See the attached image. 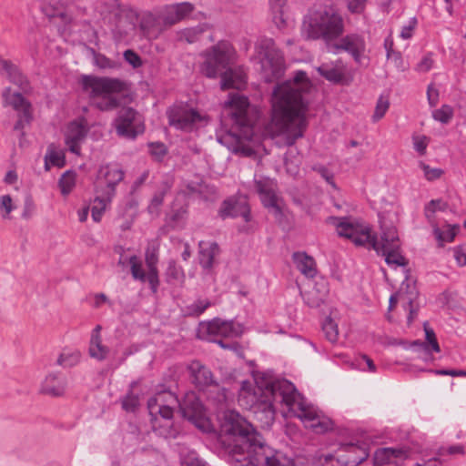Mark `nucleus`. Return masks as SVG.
<instances>
[{
	"instance_id": "nucleus-1",
	"label": "nucleus",
	"mask_w": 466,
	"mask_h": 466,
	"mask_svg": "<svg viewBox=\"0 0 466 466\" xmlns=\"http://www.w3.org/2000/svg\"><path fill=\"white\" fill-rule=\"evenodd\" d=\"M219 440L233 466H294L290 458L268 446L253 425L234 410L223 413Z\"/></svg>"
},
{
	"instance_id": "nucleus-2",
	"label": "nucleus",
	"mask_w": 466,
	"mask_h": 466,
	"mask_svg": "<svg viewBox=\"0 0 466 466\" xmlns=\"http://www.w3.org/2000/svg\"><path fill=\"white\" fill-rule=\"evenodd\" d=\"M304 71H298L292 80L278 84L272 94L271 120L267 127L271 137L286 133V145L292 146L304 135L307 127L305 114L308 103L304 93L310 88Z\"/></svg>"
},
{
	"instance_id": "nucleus-3",
	"label": "nucleus",
	"mask_w": 466,
	"mask_h": 466,
	"mask_svg": "<svg viewBox=\"0 0 466 466\" xmlns=\"http://www.w3.org/2000/svg\"><path fill=\"white\" fill-rule=\"evenodd\" d=\"M258 117V110L249 104L247 96L230 94L221 112V133L217 136L218 141L234 153L251 156L254 150L247 142L253 139Z\"/></svg>"
},
{
	"instance_id": "nucleus-4",
	"label": "nucleus",
	"mask_w": 466,
	"mask_h": 466,
	"mask_svg": "<svg viewBox=\"0 0 466 466\" xmlns=\"http://www.w3.org/2000/svg\"><path fill=\"white\" fill-rule=\"evenodd\" d=\"M234 49L228 41H219L205 53V61L201 72L209 78L221 76V89L234 88L240 90L247 83L246 74L240 68H232Z\"/></svg>"
},
{
	"instance_id": "nucleus-5",
	"label": "nucleus",
	"mask_w": 466,
	"mask_h": 466,
	"mask_svg": "<svg viewBox=\"0 0 466 466\" xmlns=\"http://www.w3.org/2000/svg\"><path fill=\"white\" fill-rule=\"evenodd\" d=\"M299 397V392L290 381L275 380L267 383L265 395L250 406V411L261 428H269L275 420L273 400L291 407L298 402Z\"/></svg>"
},
{
	"instance_id": "nucleus-6",
	"label": "nucleus",
	"mask_w": 466,
	"mask_h": 466,
	"mask_svg": "<svg viewBox=\"0 0 466 466\" xmlns=\"http://www.w3.org/2000/svg\"><path fill=\"white\" fill-rule=\"evenodd\" d=\"M80 84L94 101L96 107L102 111L116 109L119 106V100L114 95L123 92L127 87L126 83L118 78L87 75L81 76Z\"/></svg>"
},
{
	"instance_id": "nucleus-7",
	"label": "nucleus",
	"mask_w": 466,
	"mask_h": 466,
	"mask_svg": "<svg viewBox=\"0 0 466 466\" xmlns=\"http://www.w3.org/2000/svg\"><path fill=\"white\" fill-rule=\"evenodd\" d=\"M344 31L340 15L332 9L316 10L305 16L302 32L309 39H323L328 45Z\"/></svg>"
},
{
	"instance_id": "nucleus-8",
	"label": "nucleus",
	"mask_w": 466,
	"mask_h": 466,
	"mask_svg": "<svg viewBox=\"0 0 466 466\" xmlns=\"http://www.w3.org/2000/svg\"><path fill=\"white\" fill-rule=\"evenodd\" d=\"M260 64L259 74L267 83L278 81L284 75L286 66L281 51L272 38L262 37L256 44Z\"/></svg>"
},
{
	"instance_id": "nucleus-9",
	"label": "nucleus",
	"mask_w": 466,
	"mask_h": 466,
	"mask_svg": "<svg viewBox=\"0 0 466 466\" xmlns=\"http://www.w3.org/2000/svg\"><path fill=\"white\" fill-rule=\"evenodd\" d=\"M380 239L377 238L371 244V248L379 255L384 256L388 265L405 267L408 261L399 251L400 239L396 228L386 224L384 221H380Z\"/></svg>"
},
{
	"instance_id": "nucleus-10",
	"label": "nucleus",
	"mask_w": 466,
	"mask_h": 466,
	"mask_svg": "<svg viewBox=\"0 0 466 466\" xmlns=\"http://www.w3.org/2000/svg\"><path fill=\"white\" fill-rule=\"evenodd\" d=\"M337 231L340 237L350 239L356 246H362L369 249L377 239L376 236L371 235L369 226L360 224L349 218H340L337 225Z\"/></svg>"
},
{
	"instance_id": "nucleus-11",
	"label": "nucleus",
	"mask_w": 466,
	"mask_h": 466,
	"mask_svg": "<svg viewBox=\"0 0 466 466\" xmlns=\"http://www.w3.org/2000/svg\"><path fill=\"white\" fill-rule=\"evenodd\" d=\"M255 189L260 197L263 206L269 210L275 217V219L282 224L284 212L279 205V198L276 194V184L270 178L265 177L256 179Z\"/></svg>"
},
{
	"instance_id": "nucleus-12",
	"label": "nucleus",
	"mask_w": 466,
	"mask_h": 466,
	"mask_svg": "<svg viewBox=\"0 0 466 466\" xmlns=\"http://www.w3.org/2000/svg\"><path fill=\"white\" fill-rule=\"evenodd\" d=\"M177 397L170 390H163L157 393L147 401V409L152 417L157 414L165 420H171L173 417V407L178 404Z\"/></svg>"
},
{
	"instance_id": "nucleus-13",
	"label": "nucleus",
	"mask_w": 466,
	"mask_h": 466,
	"mask_svg": "<svg viewBox=\"0 0 466 466\" xmlns=\"http://www.w3.org/2000/svg\"><path fill=\"white\" fill-rule=\"evenodd\" d=\"M124 178V171L116 165H106L98 171V187L105 186L101 193L111 201L116 193V186Z\"/></svg>"
},
{
	"instance_id": "nucleus-14",
	"label": "nucleus",
	"mask_w": 466,
	"mask_h": 466,
	"mask_svg": "<svg viewBox=\"0 0 466 466\" xmlns=\"http://www.w3.org/2000/svg\"><path fill=\"white\" fill-rule=\"evenodd\" d=\"M178 406L182 416L187 420L200 428L205 419V410L198 397L195 392L186 393L183 400L178 401Z\"/></svg>"
},
{
	"instance_id": "nucleus-15",
	"label": "nucleus",
	"mask_w": 466,
	"mask_h": 466,
	"mask_svg": "<svg viewBox=\"0 0 466 466\" xmlns=\"http://www.w3.org/2000/svg\"><path fill=\"white\" fill-rule=\"evenodd\" d=\"M138 113L132 107L122 108L116 120V133L123 137L135 138L138 133L143 132V128L137 126Z\"/></svg>"
},
{
	"instance_id": "nucleus-16",
	"label": "nucleus",
	"mask_w": 466,
	"mask_h": 466,
	"mask_svg": "<svg viewBox=\"0 0 466 466\" xmlns=\"http://www.w3.org/2000/svg\"><path fill=\"white\" fill-rule=\"evenodd\" d=\"M191 383L199 390L217 386L213 372L199 360H192L187 367Z\"/></svg>"
},
{
	"instance_id": "nucleus-17",
	"label": "nucleus",
	"mask_w": 466,
	"mask_h": 466,
	"mask_svg": "<svg viewBox=\"0 0 466 466\" xmlns=\"http://www.w3.org/2000/svg\"><path fill=\"white\" fill-rule=\"evenodd\" d=\"M218 215L222 219L227 218L242 217L246 222L250 221V208L246 199L229 198L225 199L218 209Z\"/></svg>"
},
{
	"instance_id": "nucleus-18",
	"label": "nucleus",
	"mask_w": 466,
	"mask_h": 466,
	"mask_svg": "<svg viewBox=\"0 0 466 466\" xmlns=\"http://www.w3.org/2000/svg\"><path fill=\"white\" fill-rule=\"evenodd\" d=\"M167 114L169 125L177 129H187L199 118L198 111L186 106H174Z\"/></svg>"
},
{
	"instance_id": "nucleus-19",
	"label": "nucleus",
	"mask_w": 466,
	"mask_h": 466,
	"mask_svg": "<svg viewBox=\"0 0 466 466\" xmlns=\"http://www.w3.org/2000/svg\"><path fill=\"white\" fill-rule=\"evenodd\" d=\"M305 303L310 308H319L325 303L329 295V283L323 279H318L313 285L301 291Z\"/></svg>"
},
{
	"instance_id": "nucleus-20",
	"label": "nucleus",
	"mask_w": 466,
	"mask_h": 466,
	"mask_svg": "<svg viewBox=\"0 0 466 466\" xmlns=\"http://www.w3.org/2000/svg\"><path fill=\"white\" fill-rule=\"evenodd\" d=\"M66 378L59 372L48 373L41 383L39 392L54 398L62 397L66 393Z\"/></svg>"
},
{
	"instance_id": "nucleus-21",
	"label": "nucleus",
	"mask_w": 466,
	"mask_h": 466,
	"mask_svg": "<svg viewBox=\"0 0 466 466\" xmlns=\"http://www.w3.org/2000/svg\"><path fill=\"white\" fill-rule=\"evenodd\" d=\"M88 132L86 121L82 118L80 121H73L68 126L66 135V144L70 152L79 155L80 143L85 139Z\"/></svg>"
},
{
	"instance_id": "nucleus-22",
	"label": "nucleus",
	"mask_w": 466,
	"mask_h": 466,
	"mask_svg": "<svg viewBox=\"0 0 466 466\" xmlns=\"http://www.w3.org/2000/svg\"><path fill=\"white\" fill-rule=\"evenodd\" d=\"M3 98L6 105L11 106L18 113H24V117L27 124L33 119L32 105L26 100L21 93H11V88L6 87L3 92Z\"/></svg>"
},
{
	"instance_id": "nucleus-23",
	"label": "nucleus",
	"mask_w": 466,
	"mask_h": 466,
	"mask_svg": "<svg viewBox=\"0 0 466 466\" xmlns=\"http://www.w3.org/2000/svg\"><path fill=\"white\" fill-rule=\"evenodd\" d=\"M207 331L210 335L224 337H237L242 332L241 327L233 321L223 320L216 318L207 324Z\"/></svg>"
},
{
	"instance_id": "nucleus-24",
	"label": "nucleus",
	"mask_w": 466,
	"mask_h": 466,
	"mask_svg": "<svg viewBox=\"0 0 466 466\" xmlns=\"http://www.w3.org/2000/svg\"><path fill=\"white\" fill-rule=\"evenodd\" d=\"M331 47L334 49V52L338 50L349 52L359 62L360 55L365 49V42L358 35H348L340 40L339 44L333 45Z\"/></svg>"
},
{
	"instance_id": "nucleus-25",
	"label": "nucleus",
	"mask_w": 466,
	"mask_h": 466,
	"mask_svg": "<svg viewBox=\"0 0 466 466\" xmlns=\"http://www.w3.org/2000/svg\"><path fill=\"white\" fill-rule=\"evenodd\" d=\"M145 260L148 269L147 281L153 293H157L159 279L157 270L158 249L156 247L147 248L145 254Z\"/></svg>"
},
{
	"instance_id": "nucleus-26",
	"label": "nucleus",
	"mask_w": 466,
	"mask_h": 466,
	"mask_svg": "<svg viewBox=\"0 0 466 466\" xmlns=\"http://www.w3.org/2000/svg\"><path fill=\"white\" fill-rule=\"evenodd\" d=\"M198 259L200 266L207 270L212 269L215 258L220 253L218 244L217 242L200 241L198 243Z\"/></svg>"
},
{
	"instance_id": "nucleus-27",
	"label": "nucleus",
	"mask_w": 466,
	"mask_h": 466,
	"mask_svg": "<svg viewBox=\"0 0 466 466\" xmlns=\"http://www.w3.org/2000/svg\"><path fill=\"white\" fill-rule=\"evenodd\" d=\"M0 65L6 73L8 79L19 87L24 93L31 90L30 83L25 76L22 74L19 68L9 60H2Z\"/></svg>"
},
{
	"instance_id": "nucleus-28",
	"label": "nucleus",
	"mask_w": 466,
	"mask_h": 466,
	"mask_svg": "<svg viewBox=\"0 0 466 466\" xmlns=\"http://www.w3.org/2000/svg\"><path fill=\"white\" fill-rule=\"evenodd\" d=\"M293 260L297 268L307 278H313L317 274L316 262L314 258L306 253L296 252L293 254Z\"/></svg>"
},
{
	"instance_id": "nucleus-29",
	"label": "nucleus",
	"mask_w": 466,
	"mask_h": 466,
	"mask_svg": "<svg viewBox=\"0 0 466 466\" xmlns=\"http://www.w3.org/2000/svg\"><path fill=\"white\" fill-rule=\"evenodd\" d=\"M318 71L327 80L339 84L341 83L344 78V67L343 66H329L323 64L318 67Z\"/></svg>"
},
{
	"instance_id": "nucleus-30",
	"label": "nucleus",
	"mask_w": 466,
	"mask_h": 466,
	"mask_svg": "<svg viewBox=\"0 0 466 466\" xmlns=\"http://www.w3.org/2000/svg\"><path fill=\"white\" fill-rule=\"evenodd\" d=\"M298 405L299 406L301 411L299 417L305 422L309 423V427L313 429H319L320 431H325L329 429L328 423L320 421L316 412L309 409H305L301 403H298Z\"/></svg>"
},
{
	"instance_id": "nucleus-31",
	"label": "nucleus",
	"mask_w": 466,
	"mask_h": 466,
	"mask_svg": "<svg viewBox=\"0 0 466 466\" xmlns=\"http://www.w3.org/2000/svg\"><path fill=\"white\" fill-rule=\"evenodd\" d=\"M412 286H414V284H410L408 280L403 281L401 283L399 291L391 295L390 298V310H391L398 302H400L403 308H406V303H410V299L409 298V295Z\"/></svg>"
},
{
	"instance_id": "nucleus-32",
	"label": "nucleus",
	"mask_w": 466,
	"mask_h": 466,
	"mask_svg": "<svg viewBox=\"0 0 466 466\" xmlns=\"http://www.w3.org/2000/svg\"><path fill=\"white\" fill-rule=\"evenodd\" d=\"M460 230V226L457 224H454L452 226L448 225L447 231H442L438 227H434L433 233L436 238V239L439 242L440 247H443L444 242H451L453 241L455 236Z\"/></svg>"
},
{
	"instance_id": "nucleus-33",
	"label": "nucleus",
	"mask_w": 466,
	"mask_h": 466,
	"mask_svg": "<svg viewBox=\"0 0 466 466\" xmlns=\"http://www.w3.org/2000/svg\"><path fill=\"white\" fill-rule=\"evenodd\" d=\"M207 31L208 26L206 25H198L196 27L185 28L180 33V38L185 39L189 44H192L198 41Z\"/></svg>"
},
{
	"instance_id": "nucleus-34",
	"label": "nucleus",
	"mask_w": 466,
	"mask_h": 466,
	"mask_svg": "<svg viewBox=\"0 0 466 466\" xmlns=\"http://www.w3.org/2000/svg\"><path fill=\"white\" fill-rule=\"evenodd\" d=\"M418 294L419 293L416 289V287L412 286L409 295V298L410 299V303H406V308H404L409 311L407 319L409 325H410L412 321L417 318L418 311L420 309V304L418 302Z\"/></svg>"
},
{
	"instance_id": "nucleus-35",
	"label": "nucleus",
	"mask_w": 466,
	"mask_h": 466,
	"mask_svg": "<svg viewBox=\"0 0 466 466\" xmlns=\"http://www.w3.org/2000/svg\"><path fill=\"white\" fill-rule=\"evenodd\" d=\"M109 349L102 344L101 339H90L89 355L91 358L102 361L106 359Z\"/></svg>"
},
{
	"instance_id": "nucleus-36",
	"label": "nucleus",
	"mask_w": 466,
	"mask_h": 466,
	"mask_svg": "<svg viewBox=\"0 0 466 466\" xmlns=\"http://www.w3.org/2000/svg\"><path fill=\"white\" fill-rule=\"evenodd\" d=\"M404 455L402 450L393 448H383L376 451V460L381 463H391L395 458H400Z\"/></svg>"
},
{
	"instance_id": "nucleus-37",
	"label": "nucleus",
	"mask_w": 466,
	"mask_h": 466,
	"mask_svg": "<svg viewBox=\"0 0 466 466\" xmlns=\"http://www.w3.org/2000/svg\"><path fill=\"white\" fill-rule=\"evenodd\" d=\"M167 282H183L185 274L181 267L177 266L175 260H170L166 270Z\"/></svg>"
},
{
	"instance_id": "nucleus-38",
	"label": "nucleus",
	"mask_w": 466,
	"mask_h": 466,
	"mask_svg": "<svg viewBox=\"0 0 466 466\" xmlns=\"http://www.w3.org/2000/svg\"><path fill=\"white\" fill-rule=\"evenodd\" d=\"M322 330L325 334L326 339L335 343L339 338L338 324L329 317L326 318L322 324Z\"/></svg>"
},
{
	"instance_id": "nucleus-39",
	"label": "nucleus",
	"mask_w": 466,
	"mask_h": 466,
	"mask_svg": "<svg viewBox=\"0 0 466 466\" xmlns=\"http://www.w3.org/2000/svg\"><path fill=\"white\" fill-rule=\"evenodd\" d=\"M80 360V352L77 350L71 352H63L56 360V364L64 368L76 366Z\"/></svg>"
},
{
	"instance_id": "nucleus-40",
	"label": "nucleus",
	"mask_w": 466,
	"mask_h": 466,
	"mask_svg": "<svg viewBox=\"0 0 466 466\" xmlns=\"http://www.w3.org/2000/svg\"><path fill=\"white\" fill-rule=\"evenodd\" d=\"M346 449L348 456L351 457V460L356 461V466L360 464L369 456V453L367 452L366 449H363L353 443H347Z\"/></svg>"
},
{
	"instance_id": "nucleus-41",
	"label": "nucleus",
	"mask_w": 466,
	"mask_h": 466,
	"mask_svg": "<svg viewBox=\"0 0 466 466\" xmlns=\"http://www.w3.org/2000/svg\"><path fill=\"white\" fill-rule=\"evenodd\" d=\"M128 261L131 267L130 269L133 279L142 282L147 280V274L144 271L142 263L139 261L138 258L136 255H133L129 258Z\"/></svg>"
},
{
	"instance_id": "nucleus-42",
	"label": "nucleus",
	"mask_w": 466,
	"mask_h": 466,
	"mask_svg": "<svg viewBox=\"0 0 466 466\" xmlns=\"http://www.w3.org/2000/svg\"><path fill=\"white\" fill-rule=\"evenodd\" d=\"M76 185V173L66 171L59 179V186L63 195L69 194Z\"/></svg>"
},
{
	"instance_id": "nucleus-43",
	"label": "nucleus",
	"mask_w": 466,
	"mask_h": 466,
	"mask_svg": "<svg viewBox=\"0 0 466 466\" xmlns=\"http://www.w3.org/2000/svg\"><path fill=\"white\" fill-rule=\"evenodd\" d=\"M187 213V205L180 204L176 200L172 207L170 213L168 214V219L174 223L182 220Z\"/></svg>"
},
{
	"instance_id": "nucleus-44",
	"label": "nucleus",
	"mask_w": 466,
	"mask_h": 466,
	"mask_svg": "<svg viewBox=\"0 0 466 466\" xmlns=\"http://www.w3.org/2000/svg\"><path fill=\"white\" fill-rule=\"evenodd\" d=\"M96 202H98L97 206H94L91 209V215L92 218L96 222H99L102 218V214L106 208V203H109L110 201H107L105 198V194H100V196H97L95 199Z\"/></svg>"
},
{
	"instance_id": "nucleus-45",
	"label": "nucleus",
	"mask_w": 466,
	"mask_h": 466,
	"mask_svg": "<svg viewBox=\"0 0 466 466\" xmlns=\"http://www.w3.org/2000/svg\"><path fill=\"white\" fill-rule=\"evenodd\" d=\"M448 203L441 199H433L425 208V214L429 220L433 218V214L436 210L445 211L448 208Z\"/></svg>"
},
{
	"instance_id": "nucleus-46",
	"label": "nucleus",
	"mask_w": 466,
	"mask_h": 466,
	"mask_svg": "<svg viewBox=\"0 0 466 466\" xmlns=\"http://www.w3.org/2000/svg\"><path fill=\"white\" fill-rule=\"evenodd\" d=\"M213 392L210 393L209 399L212 400L216 404H224L227 400V390L225 388L219 386L217 382V386H211Z\"/></svg>"
},
{
	"instance_id": "nucleus-47",
	"label": "nucleus",
	"mask_w": 466,
	"mask_h": 466,
	"mask_svg": "<svg viewBox=\"0 0 466 466\" xmlns=\"http://www.w3.org/2000/svg\"><path fill=\"white\" fill-rule=\"evenodd\" d=\"M389 101L387 99H384L383 97H380L378 99L374 114L372 116V120L374 122H377L380 119H381L386 114L387 110L389 109Z\"/></svg>"
},
{
	"instance_id": "nucleus-48",
	"label": "nucleus",
	"mask_w": 466,
	"mask_h": 466,
	"mask_svg": "<svg viewBox=\"0 0 466 466\" xmlns=\"http://www.w3.org/2000/svg\"><path fill=\"white\" fill-rule=\"evenodd\" d=\"M139 405V400L137 396L132 393V390H130L129 393L122 400V408L128 412H133Z\"/></svg>"
},
{
	"instance_id": "nucleus-49",
	"label": "nucleus",
	"mask_w": 466,
	"mask_h": 466,
	"mask_svg": "<svg viewBox=\"0 0 466 466\" xmlns=\"http://www.w3.org/2000/svg\"><path fill=\"white\" fill-rule=\"evenodd\" d=\"M187 188L190 193H198L199 195H203L207 191H210L215 193V189L209 188L208 185H206L201 179L199 181H191L187 183Z\"/></svg>"
},
{
	"instance_id": "nucleus-50",
	"label": "nucleus",
	"mask_w": 466,
	"mask_h": 466,
	"mask_svg": "<svg viewBox=\"0 0 466 466\" xmlns=\"http://www.w3.org/2000/svg\"><path fill=\"white\" fill-rule=\"evenodd\" d=\"M166 192H167V189H162V190L157 192L153 196V198L151 199V202H150V204H149V206L147 208L149 213H151V214H153V213L157 214L158 213V208H159V207L163 203Z\"/></svg>"
},
{
	"instance_id": "nucleus-51",
	"label": "nucleus",
	"mask_w": 466,
	"mask_h": 466,
	"mask_svg": "<svg viewBox=\"0 0 466 466\" xmlns=\"http://www.w3.org/2000/svg\"><path fill=\"white\" fill-rule=\"evenodd\" d=\"M334 454L338 457L340 465L356 466V461L348 456L346 444L342 445Z\"/></svg>"
},
{
	"instance_id": "nucleus-52",
	"label": "nucleus",
	"mask_w": 466,
	"mask_h": 466,
	"mask_svg": "<svg viewBox=\"0 0 466 466\" xmlns=\"http://www.w3.org/2000/svg\"><path fill=\"white\" fill-rule=\"evenodd\" d=\"M424 330H425V336L427 344L429 347L431 346V350L435 352H440L441 349L439 346V343L437 341L434 330L427 326V323H424Z\"/></svg>"
},
{
	"instance_id": "nucleus-53",
	"label": "nucleus",
	"mask_w": 466,
	"mask_h": 466,
	"mask_svg": "<svg viewBox=\"0 0 466 466\" xmlns=\"http://www.w3.org/2000/svg\"><path fill=\"white\" fill-rule=\"evenodd\" d=\"M451 116H452L451 109L447 106H444L441 108L437 109L433 112L434 119H436L441 123H448L450 121V119L451 118Z\"/></svg>"
},
{
	"instance_id": "nucleus-54",
	"label": "nucleus",
	"mask_w": 466,
	"mask_h": 466,
	"mask_svg": "<svg viewBox=\"0 0 466 466\" xmlns=\"http://www.w3.org/2000/svg\"><path fill=\"white\" fill-rule=\"evenodd\" d=\"M175 11L176 9L173 5L167 8L163 15V23L166 26H171L180 21L177 13L175 14Z\"/></svg>"
},
{
	"instance_id": "nucleus-55",
	"label": "nucleus",
	"mask_w": 466,
	"mask_h": 466,
	"mask_svg": "<svg viewBox=\"0 0 466 466\" xmlns=\"http://www.w3.org/2000/svg\"><path fill=\"white\" fill-rule=\"evenodd\" d=\"M124 58L134 68H137L143 65L141 57L131 49H127L124 52Z\"/></svg>"
},
{
	"instance_id": "nucleus-56",
	"label": "nucleus",
	"mask_w": 466,
	"mask_h": 466,
	"mask_svg": "<svg viewBox=\"0 0 466 466\" xmlns=\"http://www.w3.org/2000/svg\"><path fill=\"white\" fill-rule=\"evenodd\" d=\"M420 167L422 168L424 172V176L428 180H433L439 178L443 171L440 168H431L430 166L426 165L423 162H420Z\"/></svg>"
},
{
	"instance_id": "nucleus-57",
	"label": "nucleus",
	"mask_w": 466,
	"mask_h": 466,
	"mask_svg": "<svg viewBox=\"0 0 466 466\" xmlns=\"http://www.w3.org/2000/svg\"><path fill=\"white\" fill-rule=\"evenodd\" d=\"M167 424L160 427L159 434L166 439H176L179 433L178 430L174 428L170 420H167Z\"/></svg>"
},
{
	"instance_id": "nucleus-58",
	"label": "nucleus",
	"mask_w": 466,
	"mask_h": 466,
	"mask_svg": "<svg viewBox=\"0 0 466 466\" xmlns=\"http://www.w3.org/2000/svg\"><path fill=\"white\" fill-rule=\"evenodd\" d=\"M173 6L176 9L175 14L177 13L180 21L193 11V5L187 2L180 3Z\"/></svg>"
},
{
	"instance_id": "nucleus-59",
	"label": "nucleus",
	"mask_w": 466,
	"mask_h": 466,
	"mask_svg": "<svg viewBox=\"0 0 466 466\" xmlns=\"http://www.w3.org/2000/svg\"><path fill=\"white\" fill-rule=\"evenodd\" d=\"M367 0H348L347 6L352 14H361L366 7Z\"/></svg>"
},
{
	"instance_id": "nucleus-60",
	"label": "nucleus",
	"mask_w": 466,
	"mask_h": 466,
	"mask_svg": "<svg viewBox=\"0 0 466 466\" xmlns=\"http://www.w3.org/2000/svg\"><path fill=\"white\" fill-rule=\"evenodd\" d=\"M13 201L9 195H5L0 198V209H5V213L3 214L4 218H9V214L13 210Z\"/></svg>"
},
{
	"instance_id": "nucleus-61",
	"label": "nucleus",
	"mask_w": 466,
	"mask_h": 466,
	"mask_svg": "<svg viewBox=\"0 0 466 466\" xmlns=\"http://www.w3.org/2000/svg\"><path fill=\"white\" fill-rule=\"evenodd\" d=\"M319 461L321 466H342L334 453L322 454Z\"/></svg>"
},
{
	"instance_id": "nucleus-62",
	"label": "nucleus",
	"mask_w": 466,
	"mask_h": 466,
	"mask_svg": "<svg viewBox=\"0 0 466 466\" xmlns=\"http://www.w3.org/2000/svg\"><path fill=\"white\" fill-rule=\"evenodd\" d=\"M433 66V59L431 58V54H428L422 57V59L418 63L416 66V70L418 72H428Z\"/></svg>"
},
{
	"instance_id": "nucleus-63",
	"label": "nucleus",
	"mask_w": 466,
	"mask_h": 466,
	"mask_svg": "<svg viewBox=\"0 0 466 466\" xmlns=\"http://www.w3.org/2000/svg\"><path fill=\"white\" fill-rule=\"evenodd\" d=\"M49 161L58 167H62L66 164L65 155L63 152L51 150L49 153Z\"/></svg>"
},
{
	"instance_id": "nucleus-64",
	"label": "nucleus",
	"mask_w": 466,
	"mask_h": 466,
	"mask_svg": "<svg viewBox=\"0 0 466 466\" xmlns=\"http://www.w3.org/2000/svg\"><path fill=\"white\" fill-rule=\"evenodd\" d=\"M314 169L333 187H336V184L334 182L333 174L324 166H319L314 167Z\"/></svg>"
}]
</instances>
